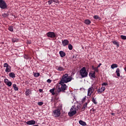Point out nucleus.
<instances>
[{"instance_id": "nucleus-1", "label": "nucleus", "mask_w": 126, "mask_h": 126, "mask_svg": "<svg viewBox=\"0 0 126 126\" xmlns=\"http://www.w3.org/2000/svg\"><path fill=\"white\" fill-rule=\"evenodd\" d=\"M68 86L64 84V82H62V79L60 82V83L58 84L56 87V89H57L58 95H60V93L62 91L63 92H65V91L67 90Z\"/></svg>"}, {"instance_id": "nucleus-2", "label": "nucleus", "mask_w": 126, "mask_h": 126, "mask_svg": "<svg viewBox=\"0 0 126 126\" xmlns=\"http://www.w3.org/2000/svg\"><path fill=\"white\" fill-rule=\"evenodd\" d=\"M72 80V77H69L68 74H64L62 76L61 79V82H64V83H68L70 81H71Z\"/></svg>"}, {"instance_id": "nucleus-3", "label": "nucleus", "mask_w": 126, "mask_h": 126, "mask_svg": "<svg viewBox=\"0 0 126 126\" xmlns=\"http://www.w3.org/2000/svg\"><path fill=\"white\" fill-rule=\"evenodd\" d=\"M80 76H81L82 78H85L88 76V72L87 71L86 67H84L81 68L79 72Z\"/></svg>"}, {"instance_id": "nucleus-4", "label": "nucleus", "mask_w": 126, "mask_h": 126, "mask_svg": "<svg viewBox=\"0 0 126 126\" xmlns=\"http://www.w3.org/2000/svg\"><path fill=\"white\" fill-rule=\"evenodd\" d=\"M0 8L1 9H7L8 5L4 0H0Z\"/></svg>"}, {"instance_id": "nucleus-5", "label": "nucleus", "mask_w": 126, "mask_h": 126, "mask_svg": "<svg viewBox=\"0 0 126 126\" xmlns=\"http://www.w3.org/2000/svg\"><path fill=\"white\" fill-rule=\"evenodd\" d=\"M3 67H6V69H5V72L7 73H8L9 72H10L11 71V66L10 65H9L7 63H4L3 64Z\"/></svg>"}, {"instance_id": "nucleus-6", "label": "nucleus", "mask_w": 126, "mask_h": 126, "mask_svg": "<svg viewBox=\"0 0 126 126\" xmlns=\"http://www.w3.org/2000/svg\"><path fill=\"white\" fill-rule=\"evenodd\" d=\"M47 37L55 38L56 37V33L54 32H48L46 33Z\"/></svg>"}, {"instance_id": "nucleus-7", "label": "nucleus", "mask_w": 126, "mask_h": 126, "mask_svg": "<svg viewBox=\"0 0 126 126\" xmlns=\"http://www.w3.org/2000/svg\"><path fill=\"white\" fill-rule=\"evenodd\" d=\"M55 117H59L61 115V112L60 109H55L53 111Z\"/></svg>"}, {"instance_id": "nucleus-8", "label": "nucleus", "mask_w": 126, "mask_h": 126, "mask_svg": "<svg viewBox=\"0 0 126 126\" xmlns=\"http://www.w3.org/2000/svg\"><path fill=\"white\" fill-rule=\"evenodd\" d=\"M94 91V89L93 88V86L90 87L88 90V96H91Z\"/></svg>"}, {"instance_id": "nucleus-9", "label": "nucleus", "mask_w": 126, "mask_h": 126, "mask_svg": "<svg viewBox=\"0 0 126 126\" xmlns=\"http://www.w3.org/2000/svg\"><path fill=\"white\" fill-rule=\"evenodd\" d=\"M55 88L51 89L50 90V92L51 93V94L53 95H55V96H58L59 95L58 91H55Z\"/></svg>"}, {"instance_id": "nucleus-10", "label": "nucleus", "mask_w": 126, "mask_h": 126, "mask_svg": "<svg viewBox=\"0 0 126 126\" xmlns=\"http://www.w3.org/2000/svg\"><path fill=\"white\" fill-rule=\"evenodd\" d=\"M90 100H88L87 102H86V103L83 104V106L82 107V108L81 109V111H84V110H85L86 109H87L88 108V104H89V103H90Z\"/></svg>"}, {"instance_id": "nucleus-11", "label": "nucleus", "mask_w": 126, "mask_h": 126, "mask_svg": "<svg viewBox=\"0 0 126 126\" xmlns=\"http://www.w3.org/2000/svg\"><path fill=\"white\" fill-rule=\"evenodd\" d=\"M4 82L5 84H6V85H7V86L10 87L12 86V82L11 81H9V80H8V79L5 78L4 80Z\"/></svg>"}, {"instance_id": "nucleus-12", "label": "nucleus", "mask_w": 126, "mask_h": 126, "mask_svg": "<svg viewBox=\"0 0 126 126\" xmlns=\"http://www.w3.org/2000/svg\"><path fill=\"white\" fill-rule=\"evenodd\" d=\"M104 91H105V87H104V86H102L100 89H98L97 93L98 94H102Z\"/></svg>"}, {"instance_id": "nucleus-13", "label": "nucleus", "mask_w": 126, "mask_h": 126, "mask_svg": "<svg viewBox=\"0 0 126 126\" xmlns=\"http://www.w3.org/2000/svg\"><path fill=\"white\" fill-rule=\"evenodd\" d=\"M89 76L91 78H96L95 71H92V72H89Z\"/></svg>"}, {"instance_id": "nucleus-14", "label": "nucleus", "mask_w": 126, "mask_h": 126, "mask_svg": "<svg viewBox=\"0 0 126 126\" xmlns=\"http://www.w3.org/2000/svg\"><path fill=\"white\" fill-rule=\"evenodd\" d=\"M26 123L27 125L34 126V125H35L36 122H35V120H30L29 121H27Z\"/></svg>"}, {"instance_id": "nucleus-15", "label": "nucleus", "mask_w": 126, "mask_h": 126, "mask_svg": "<svg viewBox=\"0 0 126 126\" xmlns=\"http://www.w3.org/2000/svg\"><path fill=\"white\" fill-rule=\"evenodd\" d=\"M69 41L67 39H64V40H62V44L64 47H65V46H67V45L69 44Z\"/></svg>"}, {"instance_id": "nucleus-16", "label": "nucleus", "mask_w": 126, "mask_h": 126, "mask_svg": "<svg viewBox=\"0 0 126 126\" xmlns=\"http://www.w3.org/2000/svg\"><path fill=\"white\" fill-rule=\"evenodd\" d=\"M76 114V110H73L72 111L69 112L68 115L70 117H72L73 115H75Z\"/></svg>"}, {"instance_id": "nucleus-17", "label": "nucleus", "mask_w": 126, "mask_h": 126, "mask_svg": "<svg viewBox=\"0 0 126 126\" xmlns=\"http://www.w3.org/2000/svg\"><path fill=\"white\" fill-rule=\"evenodd\" d=\"M56 68L58 71H64V68L63 67V66H57Z\"/></svg>"}, {"instance_id": "nucleus-18", "label": "nucleus", "mask_w": 126, "mask_h": 126, "mask_svg": "<svg viewBox=\"0 0 126 126\" xmlns=\"http://www.w3.org/2000/svg\"><path fill=\"white\" fill-rule=\"evenodd\" d=\"M79 124H80L81 125H82L83 126H86V125H87L86 123L84 122V121H83V120H80L79 121Z\"/></svg>"}, {"instance_id": "nucleus-19", "label": "nucleus", "mask_w": 126, "mask_h": 126, "mask_svg": "<svg viewBox=\"0 0 126 126\" xmlns=\"http://www.w3.org/2000/svg\"><path fill=\"white\" fill-rule=\"evenodd\" d=\"M60 55L61 58H63V57L65 56V53L64 52H63V51H60Z\"/></svg>"}, {"instance_id": "nucleus-20", "label": "nucleus", "mask_w": 126, "mask_h": 126, "mask_svg": "<svg viewBox=\"0 0 126 126\" xmlns=\"http://www.w3.org/2000/svg\"><path fill=\"white\" fill-rule=\"evenodd\" d=\"M9 76L11 78H14L15 77V74L14 72H10L9 74Z\"/></svg>"}, {"instance_id": "nucleus-21", "label": "nucleus", "mask_w": 126, "mask_h": 126, "mask_svg": "<svg viewBox=\"0 0 126 126\" xmlns=\"http://www.w3.org/2000/svg\"><path fill=\"white\" fill-rule=\"evenodd\" d=\"M92 22L91 21V20L90 19H86L85 20V24H86V25H90V24H91Z\"/></svg>"}, {"instance_id": "nucleus-22", "label": "nucleus", "mask_w": 126, "mask_h": 126, "mask_svg": "<svg viewBox=\"0 0 126 126\" xmlns=\"http://www.w3.org/2000/svg\"><path fill=\"white\" fill-rule=\"evenodd\" d=\"M32 92L30 89H27L26 91V95L28 96L30 94H31Z\"/></svg>"}, {"instance_id": "nucleus-23", "label": "nucleus", "mask_w": 126, "mask_h": 126, "mask_svg": "<svg viewBox=\"0 0 126 126\" xmlns=\"http://www.w3.org/2000/svg\"><path fill=\"white\" fill-rule=\"evenodd\" d=\"M13 88L14 89V90L15 91H17L19 90L18 87H17V85L16 84H14L13 85Z\"/></svg>"}, {"instance_id": "nucleus-24", "label": "nucleus", "mask_w": 126, "mask_h": 126, "mask_svg": "<svg viewBox=\"0 0 126 126\" xmlns=\"http://www.w3.org/2000/svg\"><path fill=\"white\" fill-rule=\"evenodd\" d=\"M118 65L117 64H112V65H111V68L112 69L116 68L118 67Z\"/></svg>"}, {"instance_id": "nucleus-25", "label": "nucleus", "mask_w": 126, "mask_h": 126, "mask_svg": "<svg viewBox=\"0 0 126 126\" xmlns=\"http://www.w3.org/2000/svg\"><path fill=\"white\" fill-rule=\"evenodd\" d=\"M120 70L119 68H117L116 70V73L117 76H120Z\"/></svg>"}, {"instance_id": "nucleus-26", "label": "nucleus", "mask_w": 126, "mask_h": 126, "mask_svg": "<svg viewBox=\"0 0 126 126\" xmlns=\"http://www.w3.org/2000/svg\"><path fill=\"white\" fill-rule=\"evenodd\" d=\"M92 101L94 103V104H97V102L96 101V98H95L94 97H93Z\"/></svg>"}, {"instance_id": "nucleus-27", "label": "nucleus", "mask_w": 126, "mask_h": 126, "mask_svg": "<svg viewBox=\"0 0 126 126\" xmlns=\"http://www.w3.org/2000/svg\"><path fill=\"white\" fill-rule=\"evenodd\" d=\"M8 30H9V31H10L11 32H13V31H14L13 27V26H9V27H8Z\"/></svg>"}, {"instance_id": "nucleus-28", "label": "nucleus", "mask_w": 126, "mask_h": 126, "mask_svg": "<svg viewBox=\"0 0 126 126\" xmlns=\"http://www.w3.org/2000/svg\"><path fill=\"white\" fill-rule=\"evenodd\" d=\"M113 43L115 45H116L117 47H119V43L118 42H117L116 41H113Z\"/></svg>"}, {"instance_id": "nucleus-29", "label": "nucleus", "mask_w": 126, "mask_h": 126, "mask_svg": "<svg viewBox=\"0 0 126 126\" xmlns=\"http://www.w3.org/2000/svg\"><path fill=\"white\" fill-rule=\"evenodd\" d=\"M68 48L69 50H72V48H73L72 45L68 44Z\"/></svg>"}, {"instance_id": "nucleus-30", "label": "nucleus", "mask_w": 126, "mask_h": 126, "mask_svg": "<svg viewBox=\"0 0 126 126\" xmlns=\"http://www.w3.org/2000/svg\"><path fill=\"white\" fill-rule=\"evenodd\" d=\"M40 76V73L37 72V73H34V76L35 77H38V76Z\"/></svg>"}, {"instance_id": "nucleus-31", "label": "nucleus", "mask_w": 126, "mask_h": 126, "mask_svg": "<svg viewBox=\"0 0 126 126\" xmlns=\"http://www.w3.org/2000/svg\"><path fill=\"white\" fill-rule=\"evenodd\" d=\"M94 71H95V74H96V72H98L99 69H98V66H97V67H94Z\"/></svg>"}, {"instance_id": "nucleus-32", "label": "nucleus", "mask_w": 126, "mask_h": 126, "mask_svg": "<svg viewBox=\"0 0 126 126\" xmlns=\"http://www.w3.org/2000/svg\"><path fill=\"white\" fill-rule=\"evenodd\" d=\"M2 15L3 17H6L9 16V14H8V13H6V14L4 13V14H2Z\"/></svg>"}, {"instance_id": "nucleus-33", "label": "nucleus", "mask_w": 126, "mask_h": 126, "mask_svg": "<svg viewBox=\"0 0 126 126\" xmlns=\"http://www.w3.org/2000/svg\"><path fill=\"white\" fill-rule=\"evenodd\" d=\"M86 96H85V97H83L82 99V103H84L86 101Z\"/></svg>"}, {"instance_id": "nucleus-34", "label": "nucleus", "mask_w": 126, "mask_h": 126, "mask_svg": "<svg viewBox=\"0 0 126 126\" xmlns=\"http://www.w3.org/2000/svg\"><path fill=\"white\" fill-rule=\"evenodd\" d=\"M121 37L122 39H124V40L126 39V36H125L124 35H121Z\"/></svg>"}, {"instance_id": "nucleus-35", "label": "nucleus", "mask_w": 126, "mask_h": 126, "mask_svg": "<svg viewBox=\"0 0 126 126\" xmlns=\"http://www.w3.org/2000/svg\"><path fill=\"white\" fill-rule=\"evenodd\" d=\"M24 58L25 59H29V58L30 57H29V55H25L24 56Z\"/></svg>"}, {"instance_id": "nucleus-36", "label": "nucleus", "mask_w": 126, "mask_h": 126, "mask_svg": "<svg viewBox=\"0 0 126 126\" xmlns=\"http://www.w3.org/2000/svg\"><path fill=\"white\" fill-rule=\"evenodd\" d=\"M94 18L95 19H100V18L98 15H94Z\"/></svg>"}, {"instance_id": "nucleus-37", "label": "nucleus", "mask_w": 126, "mask_h": 126, "mask_svg": "<svg viewBox=\"0 0 126 126\" xmlns=\"http://www.w3.org/2000/svg\"><path fill=\"white\" fill-rule=\"evenodd\" d=\"M108 84L106 82H103V83L101 84V86H107Z\"/></svg>"}, {"instance_id": "nucleus-38", "label": "nucleus", "mask_w": 126, "mask_h": 126, "mask_svg": "<svg viewBox=\"0 0 126 126\" xmlns=\"http://www.w3.org/2000/svg\"><path fill=\"white\" fill-rule=\"evenodd\" d=\"M37 104H38V105L41 106L43 104V102H38Z\"/></svg>"}, {"instance_id": "nucleus-39", "label": "nucleus", "mask_w": 126, "mask_h": 126, "mask_svg": "<svg viewBox=\"0 0 126 126\" xmlns=\"http://www.w3.org/2000/svg\"><path fill=\"white\" fill-rule=\"evenodd\" d=\"M48 4H52V0H50L48 1Z\"/></svg>"}, {"instance_id": "nucleus-40", "label": "nucleus", "mask_w": 126, "mask_h": 126, "mask_svg": "<svg viewBox=\"0 0 126 126\" xmlns=\"http://www.w3.org/2000/svg\"><path fill=\"white\" fill-rule=\"evenodd\" d=\"M47 82H48V83H51V82H52V80H51L50 79H48L47 80Z\"/></svg>"}, {"instance_id": "nucleus-41", "label": "nucleus", "mask_w": 126, "mask_h": 126, "mask_svg": "<svg viewBox=\"0 0 126 126\" xmlns=\"http://www.w3.org/2000/svg\"><path fill=\"white\" fill-rule=\"evenodd\" d=\"M12 42L13 43H15L16 42H17V41L16 39H15V38H13Z\"/></svg>"}, {"instance_id": "nucleus-42", "label": "nucleus", "mask_w": 126, "mask_h": 126, "mask_svg": "<svg viewBox=\"0 0 126 126\" xmlns=\"http://www.w3.org/2000/svg\"><path fill=\"white\" fill-rule=\"evenodd\" d=\"M92 111H93V114H94V112L96 111V109H94V108H93Z\"/></svg>"}, {"instance_id": "nucleus-43", "label": "nucleus", "mask_w": 126, "mask_h": 126, "mask_svg": "<svg viewBox=\"0 0 126 126\" xmlns=\"http://www.w3.org/2000/svg\"><path fill=\"white\" fill-rule=\"evenodd\" d=\"M100 65H102V63H99V64L97 65L98 68H99V67H100Z\"/></svg>"}, {"instance_id": "nucleus-44", "label": "nucleus", "mask_w": 126, "mask_h": 126, "mask_svg": "<svg viewBox=\"0 0 126 126\" xmlns=\"http://www.w3.org/2000/svg\"><path fill=\"white\" fill-rule=\"evenodd\" d=\"M54 2H55V3H58L59 0H54Z\"/></svg>"}, {"instance_id": "nucleus-45", "label": "nucleus", "mask_w": 126, "mask_h": 126, "mask_svg": "<svg viewBox=\"0 0 126 126\" xmlns=\"http://www.w3.org/2000/svg\"><path fill=\"white\" fill-rule=\"evenodd\" d=\"M92 68L93 69V70H95V67H94V65H92Z\"/></svg>"}, {"instance_id": "nucleus-46", "label": "nucleus", "mask_w": 126, "mask_h": 126, "mask_svg": "<svg viewBox=\"0 0 126 126\" xmlns=\"http://www.w3.org/2000/svg\"><path fill=\"white\" fill-rule=\"evenodd\" d=\"M39 92L40 93L43 92V90H42V89H39Z\"/></svg>"}, {"instance_id": "nucleus-47", "label": "nucleus", "mask_w": 126, "mask_h": 126, "mask_svg": "<svg viewBox=\"0 0 126 126\" xmlns=\"http://www.w3.org/2000/svg\"><path fill=\"white\" fill-rule=\"evenodd\" d=\"M111 115L115 116V115H116V114H115V113H112Z\"/></svg>"}, {"instance_id": "nucleus-48", "label": "nucleus", "mask_w": 126, "mask_h": 126, "mask_svg": "<svg viewBox=\"0 0 126 126\" xmlns=\"http://www.w3.org/2000/svg\"><path fill=\"white\" fill-rule=\"evenodd\" d=\"M124 70H125V71H126V67L124 68Z\"/></svg>"}, {"instance_id": "nucleus-49", "label": "nucleus", "mask_w": 126, "mask_h": 126, "mask_svg": "<svg viewBox=\"0 0 126 126\" xmlns=\"http://www.w3.org/2000/svg\"><path fill=\"white\" fill-rule=\"evenodd\" d=\"M51 1H52V3H53V2H54V0H51Z\"/></svg>"}, {"instance_id": "nucleus-50", "label": "nucleus", "mask_w": 126, "mask_h": 126, "mask_svg": "<svg viewBox=\"0 0 126 126\" xmlns=\"http://www.w3.org/2000/svg\"><path fill=\"white\" fill-rule=\"evenodd\" d=\"M32 126H39V125H33Z\"/></svg>"}]
</instances>
